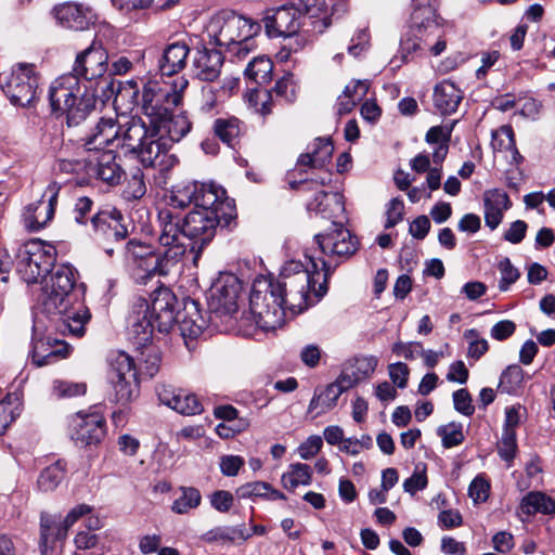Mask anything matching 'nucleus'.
<instances>
[{"label": "nucleus", "mask_w": 555, "mask_h": 555, "mask_svg": "<svg viewBox=\"0 0 555 555\" xmlns=\"http://www.w3.org/2000/svg\"><path fill=\"white\" fill-rule=\"evenodd\" d=\"M193 204L194 209L185 217L175 215L171 209H163L158 214L160 233L158 242L162 250L154 270L160 274H169L171 269L182 259L188 245L196 253L211 242L217 228L229 227L236 217L234 202L225 196V190L215 184L196 181L179 184L170 196L171 208L183 209Z\"/></svg>", "instance_id": "nucleus-1"}, {"label": "nucleus", "mask_w": 555, "mask_h": 555, "mask_svg": "<svg viewBox=\"0 0 555 555\" xmlns=\"http://www.w3.org/2000/svg\"><path fill=\"white\" fill-rule=\"evenodd\" d=\"M323 282L315 288L318 280L314 272H302L291 279L257 281L254 283L250 296V311L257 319V324L264 331H274L285 323L286 313L296 315L305 311L311 304L310 291H314L317 300L327 292L326 282L332 274L331 263L322 260Z\"/></svg>", "instance_id": "nucleus-2"}, {"label": "nucleus", "mask_w": 555, "mask_h": 555, "mask_svg": "<svg viewBox=\"0 0 555 555\" xmlns=\"http://www.w3.org/2000/svg\"><path fill=\"white\" fill-rule=\"evenodd\" d=\"M96 90L70 73L56 78L50 86L49 100L53 112L66 114L68 127H76L94 109Z\"/></svg>", "instance_id": "nucleus-3"}, {"label": "nucleus", "mask_w": 555, "mask_h": 555, "mask_svg": "<svg viewBox=\"0 0 555 555\" xmlns=\"http://www.w3.org/2000/svg\"><path fill=\"white\" fill-rule=\"evenodd\" d=\"M177 298L167 287H159L153 294V311L159 333H168L178 325L183 337L197 338L207 326L199 311V305L193 299L184 301V311L176 313Z\"/></svg>", "instance_id": "nucleus-4"}, {"label": "nucleus", "mask_w": 555, "mask_h": 555, "mask_svg": "<svg viewBox=\"0 0 555 555\" xmlns=\"http://www.w3.org/2000/svg\"><path fill=\"white\" fill-rule=\"evenodd\" d=\"M189 81L179 77L171 85L149 80L142 89V109L151 127L162 122L175 107L181 104Z\"/></svg>", "instance_id": "nucleus-5"}, {"label": "nucleus", "mask_w": 555, "mask_h": 555, "mask_svg": "<svg viewBox=\"0 0 555 555\" xmlns=\"http://www.w3.org/2000/svg\"><path fill=\"white\" fill-rule=\"evenodd\" d=\"M309 149V152L299 155L294 172L304 176L308 175L309 170H317L318 176L315 178L307 176L295 181L289 180L288 183L292 189L309 191L319 185H326L332 181V172L326 168L334 151L331 139L317 138Z\"/></svg>", "instance_id": "nucleus-6"}, {"label": "nucleus", "mask_w": 555, "mask_h": 555, "mask_svg": "<svg viewBox=\"0 0 555 555\" xmlns=\"http://www.w3.org/2000/svg\"><path fill=\"white\" fill-rule=\"evenodd\" d=\"M55 262V249L41 240H30L22 244L15 254V269L28 284L43 280Z\"/></svg>", "instance_id": "nucleus-7"}, {"label": "nucleus", "mask_w": 555, "mask_h": 555, "mask_svg": "<svg viewBox=\"0 0 555 555\" xmlns=\"http://www.w3.org/2000/svg\"><path fill=\"white\" fill-rule=\"evenodd\" d=\"M261 24L232 10L216 13L207 25V34L215 44L225 47L234 41L257 36Z\"/></svg>", "instance_id": "nucleus-8"}, {"label": "nucleus", "mask_w": 555, "mask_h": 555, "mask_svg": "<svg viewBox=\"0 0 555 555\" xmlns=\"http://www.w3.org/2000/svg\"><path fill=\"white\" fill-rule=\"evenodd\" d=\"M77 272L70 264H62L46 274L40 282L41 293L38 300L48 312L63 311L72 302Z\"/></svg>", "instance_id": "nucleus-9"}, {"label": "nucleus", "mask_w": 555, "mask_h": 555, "mask_svg": "<svg viewBox=\"0 0 555 555\" xmlns=\"http://www.w3.org/2000/svg\"><path fill=\"white\" fill-rule=\"evenodd\" d=\"M39 79L34 66L18 64L10 73L0 74V87L15 106L26 107L36 99Z\"/></svg>", "instance_id": "nucleus-10"}, {"label": "nucleus", "mask_w": 555, "mask_h": 555, "mask_svg": "<svg viewBox=\"0 0 555 555\" xmlns=\"http://www.w3.org/2000/svg\"><path fill=\"white\" fill-rule=\"evenodd\" d=\"M314 238L322 254L336 260L334 268H331L332 272L339 262L350 258L359 248L358 237L337 221H332V227L324 233L317 234Z\"/></svg>", "instance_id": "nucleus-11"}, {"label": "nucleus", "mask_w": 555, "mask_h": 555, "mask_svg": "<svg viewBox=\"0 0 555 555\" xmlns=\"http://www.w3.org/2000/svg\"><path fill=\"white\" fill-rule=\"evenodd\" d=\"M107 70L108 52L101 41L93 39L89 47L77 53L70 74L93 88L102 82Z\"/></svg>", "instance_id": "nucleus-12"}, {"label": "nucleus", "mask_w": 555, "mask_h": 555, "mask_svg": "<svg viewBox=\"0 0 555 555\" xmlns=\"http://www.w3.org/2000/svg\"><path fill=\"white\" fill-rule=\"evenodd\" d=\"M171 147L170 140L151 127L150 138L137 152V156L144 167L157 168L165 175L178 164V157L169 153Z\"/></svg>", "instance_id": "nucleus-13"}, {"label": "nucleus", "mask_w": 555, "mask_h": 555, "mask_svg": "<svg viewBox=\"0 0 555 555\" xmlns=\"http://www.w3.org/2000/svg\"><path fill=\"white\" fill-rule=\"evenodd\" d=\"M304 14L295 5H282L268 9L262 17L268 37H293L301 27Z\"/></svg>", "instance_id": "nucleus-14"}, {"label": "nucleus", "mask_w": 555, "mask_h": 555, "mask_svg": "<svg viewBox=\"0 0 555 555\" xmlns=\"http://www.w3.org/2000/svg\"><path fill=\"white\" fill-rule=\"evenodd\" d=\"M241 281L232 273H220L209 289L208 304L215 312L230 314L237 310Z\"/></svg>", "instance_id": "nucleus-15"}, {"label": "nucleus", "mask_w": 555, "mask_h": 555, "mask_svg": "<svg viewBox=\"0 0 555 555\" xmlns=\"http://www.w3.org/2000/svg\"><path fill=\"white\" fill-rule=\"evenodd\" d=\"M155 328H157V321L153 304L150 306L146 300H139L128 319L129 339L138 349L147 347L152 343Z\"/></svg>", "instance_id": "nucleus-16"}, {"label": "nucleus", "mask_w": 555, "mask_h": 555, "mask_svg": "<svg viewBox=\"0 0 555 555\" xmlns=\"http://www.w3.org/2000/svg\"><path fill=\"white\" fill-rule=\"evenodd\" d=\"M61 188L59 182H50L41 199L27 207L25 221L30 231H39L53 219Z\"/></svg>", "instance_id": "nucleus-17"}, {"label": "nucleus", "mask_w": 555, "mask_h": 555, "mask_svg": "<svg viewBox=\"0 0 555 555\" xmlns=\"http://www.w3.org/2000/svg\"><path fill=\"white\" fill-rule=\"evenodd\" d=\"M72 439L81 446L100 443L106 435L105 418L99 412L77 413L72 420Z\"/></svg>", "instance_id": "nucleus-18"}, {"label": "nucleus", "mask_w": 555, "mask_h": 555, "mask_svg": "<svg viewBox=\"0 0 555 555\" xmlns=\"http://www.w3.org/2000/svg\"><path fill=\"white\" fill-rule=\"evenodd\" d=\"M86 165L90 176H94L109 185L118 184L124 175L122 168L116 162V154L113 149L89 155Z\"/></svg>", "instance_id": "nucleus-19"}, {"label": "nucleus", "mask_w": 555, "mask_h": 555, "mask_svg": "<svg viewBox=\"0 0 555 555\" xmlns=\"http://www.w3.org/2000/svg\"><path fill=\"white\" fill-rule=\"evenodd\" d=\"M52 14L61 26L73 30L88 29L96 20L95 14L89 7L75 2L55 5Z\"/></svg>", "instance_id": "nucleus-20"}, {"label": "nucleus", "mask_w": 555, "mask_h": 555, "mask_svg": "<svg viewBox=\"0 0 555 555\" xmlns=\"http://www.w3.org/2000/svg\"><path fill=\"white\" fill-rule=\"evenodd\" d=\"M121 212L115 208L100 210L91 218L94 234L99 238L121 242L129 235L127 225L122 223Z\"/></svg>", "instance_id": "nucleus-21"}, {"label": "nucleus", "mask_w": 555, "mask_h": 555, "mask_svg": "<svg viewBox=\"0 0 555 555\" xmlns=\"http://www.w3.org/2000/svg\"><path fill=\"white\" fill-rule=\"evenodd\" d=\"M83 141V146L88 152L117 149L120 145V124L114 118H101L92 132Z\"/></svg>", "instance_id": "nucleus-22"}, {"label": "nucleus", "mask_w": 555, "mask_h": 555, "mask_svg": "<svg viewBox=\"0 0 555 555\" xmlns=\"http://www.w3.org/2000/svg\"><path fill=\"white\" fill-rule=\"evenodd\" d=\"M483 207L486 225L495 230L503 220L504 211L512 207V202L506 192L492 189L483 194Z\"/></svg>", "instance_id": "nucleus-23"}, {"label": "nucleus", "mask_w": 555, "mask_h": 555, "mask_svg": "<svg viewBox=\"0 0 555 555\" xmlns=\"http://www.w3.org/2000/svg\"><path fill=\"white\" fill-rule=\"evenodd\" d=\"M307 209L310 212L320 215L324 219L335 221L334 219L339 218L345 211L344 197L337 192L327 193L320 191L308 202Z\"/></svg>", "instance_id": "nucleus-24"}, {"label": "nucleus", "mask_w": 555, "mask_h": 555, "mask_svg": "<svg viewBox=\"0 0 555 555\" xmlns=\"http://www.w3.org/2000/svg\"><path fill=\"white\" fill-rule=\"evenodd\" d=\"M190 46L185 40L172 42L166 47L159 60V72L163 76H172L186 65Z\"/></svg>", "instance_id": "nucleus-25"}, {"label": "nucleus", "mask_w": 555, "mask_h": 555, "mask_svg": "<svg viewBox=\"0 0 555 555\" xmlns=\"http://www.w3.org/2000/svg\"><path fill=\"white\" fill-rule=\"evenodd\" d=\"M223 55L215 49H202L196 52L193 61L195 75L203 81H214L220 75Z\"/></svg>", "instance_id": "nucleus-26"}, {"label": "nucleus", "mask_w": 555, "mask_h": 555, "mask_svg": "<svg viewBox=\"0 0 555 555\" xmlns=\"http://www.w3.org/2000/svg\"><path fill=\"white\" fill-rule=\"evenodd\" d=\"M151 134V125L147 127L140 118H130L120 125V145L128 152L137 154Z\"/></svg>", "instance_id": "nucleus-27"}, {"label": "nucleus", "mask_w": 555, "mask_h": 555, "mask_svg": "<svg viewBox=\"0 0 555 555\" xmlns=\"http://www.w3.org/2000/svg\"><path fill=\"white\" fill-rule=\"evenodd\" d=\"M457 120L450 124L434 126L426 132L425 141L428 144L435 145L433 152V162L436 165H441L449 152V142L451 140L452 131Z\"/></svg>", "instance_id": "nucleus-28"}, {"label": "nucleus", "mask_w": 555, "mask_h": 555, "mask_svg": "<svg viewBox=\"0 0 555 555\" xmlns=\"http://www.w3.org/2000/svg\"><path fill=\"white\" fill-rule=\"evenodd\" d=\"M462 99L463 92L449 80H443L435 87L434 104L442 115L454 113Z\"/></svg>", "instance_id": "nucleus-29"}, {"label": "nucleus", "mask_w": 555, "mask_h": 555, "mask_svg": "<svg viewBox=\"0 0 555 555\" xmlns=\"http://www.w3.org/2000/svg\"><path fill=\"white\" fill-rule=\"evenodd\" d=\"M53 343L52 345L51 339L48 338L47 343L37 341L35 344L31 352V361L36 366H44L67 357L69 351L68 346L56 339H54Z\"/></svg>", "instance_id": "nucleus-30"}, {"label": "nucleus", "mask_w": 555, "mask_h": 555, "mask_svg": "<svg viewBox=\"0 0 555 555\" xmlns=\"http://www.w3.org/2000/svg\"><path fill=\"white\" fill-rule=\"evenodd\" d=\"M192 122L184 113L173 115L172 112L166 116L162 122L153 126L162 135H166L170 140V145L179 142L191 130Z\"/></svg>", "instance_id": "nucleus-31"}, {"label": "nucleus", "mask_w": 555, "mask_h": 555, "mask_svg": "<svg viewBox=\"0 0 555 555\" xmlns=\"http://www.w3.org/2000/svg\"><path fill=\"white\" fill-rule=\"evenodd\" d=\"M164 250L158 243L157 251H153L151 246L146 245L145 243L139 241V240H129L125 247H124V254L127 259H130L132 261L141 260L146 262V271L149 274H158L162 275L159 272L154 270L156 260L158 258L159 253Z\"/></svg>", "instance_id": "nucleus-32"}, {"label": "nucleus", "mask_w": 555, "mask_h": 555, "mask_svg": "<svg viewBox=\"0 0 555 555\" xmlns=\"http://www.w3.org/2000/svg\"><path fill=\"white\" fill-rule=\"evenodd\" d=\"M60 314H63L62 318V330L63 332L68 331L73 336L81 337L85 334V325L91 318V314L82 305H79L78 308H73L68 310V307L61 310H55Z\"/></svg>", "instance_id": "nucleus-33"}, {"label": "nucleus", "mask_w": 555, "mask_h": 555, "mask_svg": "<svg viewBox=\"0 0 555 555\" xmlns=\"http://www.w3.org/2000/svg\"><path fill=\"white\" fill-rule=\"evenodd\" d=\"M520 509L527 516L538 513L543 515H555V501L540 491H531L520 502Z\"/></svg>", "instance_id": "nucleus-34"}, {"label": "nucleus", "mask_w": 555, "mask_h": 555, "mask_svg": "<svg viewBox=\"0 0 555 555\" xmlns=\"http://www.w3.org/2000/svg\"><path fill=\"white\" fill-rule=\"evenodd\" d=\"M70 526L63 521H55L51 516L42 514L40 517V543L42 547L67 537Z\"/></svg>", "instance_id": "nucleus-35"}, {"label": "nucleus", "mask_w": 555, "mask_h": 555, "mask_svg": "<svg viewBox=\"0 0 555 555\" xmlns=\"http://www.w3.org/2000/svg\"><path fill=\"white\" fill-rule=\"evenodd\" d=\"M112 386L111 401L125 405L129 403L138 389L137 379H124L122 377L108 376Z\"/></svg>", "instance_id": "nucleus-36"}, {"label": "nucleus", "mask_w": 555, "mask_h": 555, "mask_svg": "<svg viewBox=\"0 0 555 555\" xmlns=\"http://www.w3.org/2000/svg\"><path fill=\"white\" fill-rule=\"evenodd\" d=\"M65 473V463L56 461L41 470L37 480L38 488L43 492L53 491L64 479Z\"/></svg>", "instance_id": "nucleus-37"}, {"label": "nucleus", "mask_w": 555, "mask_h": 555, "mask_svg": "<svg viewBox=\"0 0 555 555\" xmlns=\"http://www.w3.org/2000/svg\"><path fill=\"white\" fill-rule=\"evenodd\" d=\"M273 64L267 56H255L245 68V76L257 85H263L271 80Z\"/></svg>", "instance_id": "nucleus-38"}, {"label": "nucleus", "mask_w": 555, "mask_h": 555, "mask_svg": "<svg viewBox=\"0 0 555 555\" xmlns=\"http://www.w3.org/2000/svg\"><path fill=\"white\" fill-rule=\"evenodd\" d=\"M312 472L309 465L295 463L289 466V470L282 475L283 487L287 490H295L299 485L308 486L311 483Z\"/></svg>", "instance_id": "nucleus-39"}, {"label": "nucleus", "mask_w": 555, "mask_h": 555, "mask_svg": "<svg viewBox=\"0 0 555 555\" xmlns=\"http://www.w3.org/2000/svg\"><path fill=\"white\" fill-rule=\"evenodd\" d=\"M241 122L235 117L218 118L214 124L216 135L224 143L233 146L241 133Z\"/></svg>", "instance_id": "nucleus-40"}, {"label": "nucleus", "mask_w": 555, "mask_h": 555, "mask_svg": "<svg viewBox=\"0 0 555 555\" xmlns=\"http://www.w3.org/2000/svg\"><path fill=\"white\" fill-rule=\"evenodd\" d=\"M108 376L122 377L124 379H137V369L133 359L126 352H118L111 360Z\"/></svg>", "instance_id": "nucleus-41"}, {"label": "nucleus", "mask_w": 555, "mask_h": 555, "mask_svg": "<svg viewBox=\"0 0 555 555\" xmlns=\"http://www.w3.org/2000/svg\"><path fill=\"white\" fill-rule=\"evenodd\" d=\"M181 495L177 498L171 506L176 514H186L190 509L196 508L202 501L201 492L194 487H181Z\"/></svg>", "instance_id": "nucleus-42"}, {"label": "nucleus", "mask_w": 555, "mask_h": 555, "mask_svg": "<svg viewBox=\"0 0 555 555\" xmlns=\"http://www.w3.org/2000/svg\"><path fill=\"white\" fill-rule=\"evenodd\" d=\"M251 537V532L245 525L234 527H218L208 532V541H229L235 542L236 540L246 541Z\"/></svg>", "instance_id": "nucleus-43"}, {"label": "nucleus", "mask_w": 555, "mask_h": 555, "mask_svg": "<svg viewBox=\"0 0 555 555\" xmlns=\"http://www.w3.org/2000/svg\"><path fill=\"white\" fill-rule=\"evenodd\" d=\"M524 370L518 364L506 367L501 374L499 390L504 393H515L522 385Z\"/></svg>", "instance_id": "nucleus-44"}, {"label": "nucleus", "mask_w": 555, "mask_h": 555, "mask_svg": "<svg viewBox=\"0 0 555 555\" xmlns=\"http://www.w3.org/2000/svg\"><path fill=\"white\" fill-rule=\"evenodd\" d=\"M20 415V404L17 397L7 395L0 401V436L3 435L9 426Z\"/></svg>", "instance_id": "nucleus-45"}, {"label": "nucleus", "mask_w": 555, "mask_h": 555, "mask_svg": "<svg viewBox=\"0 0 555 555\" xmlns=\"http://www.w3.org/2000/svg\"><path fill=\"white\" fill-rule=\"evenodd\" d=\"M87 385L72 380L55 379L52 383V395L57 399H69L86 393Z\"/></svg>", "instance_id": "nucleus-46"}, {"label": "nucleus", "mask_w": 555, "mask_h": 555, "mask_svg": "<svg viewBox=\"0 0 555 555\" xmlns=\"http://www.w3.org/2000/svg\"><path fill=\"white\" fill-rule=\"evenodd\" d=\"M437 435L441 438L442 446L447 449L456 447L464 441L463 425L457 422L439 426Z\"/></svg>", "instance_id": "nucleus-47"}, {"label": "nucleus", "mask_w": 555, "mask_h": 555, "mask_svg": "<svg viewBox=\"0 0 555 555\" xmlns=\"http://www.w3.org/2000/svg\"><path fill=\"white\" fill-rule=\"evenodd\" d=\"M273 94L288 103L295 101L296 86L293 74L287 73L275 82L274 88L269 92V96L272 98Z\"/></svg>", "instance_id": "nucleus-48"}, {"label": "nucleus", "mask_w": 555, "mask_h": 555, "mask_svg": "<svg viewBox=\"0 0 555 555\" xmlns=\"http://www.w3.org/2000/svg\"><path fill=\"white\" fill-rule=\"evenodd\" d=\"M172 410L183 415H196L203 412V404L195 395L180 390Z\"/></svg>", "instance_id": "nucleus-49"}, {"label": "nucleus", "mask_w": 555, "mask_h": 555, "mask_svg": "<svg viewBox=\"0 0 555 555\" xmlns=\"http://www.w3.org/2000/svg\"><path fill=\"white\" fill-rule=\"evenodd\" d=\"M498 269L501 273V279L499 281V289L501 292H506L509 289L511 285L516 283V281L520 278V271L512 263L511 259L504 257L498 263Z\"/></svg>", "instance_id": "nucleus-50"}, {"label": "nucleus", "mask_w": 555, "mask_h": 555, "mask_svg": "<svg viewBox=\"0 0 555 555\" xmlns=\"http://www.w3.org/2000/svg\"><path fill=\"white\" fill-rule=\"evenodd\" d=\"M254 38L255 37L240 39L234 41L233 44H228L224 47L232 62L244 61L249 55V53L256 49V42Z\"/></svg>", "instance_id": "nucleus-51"}, {"label": "nucleus", "mask_w": 555, "mask_h": 555, "mask_svg": "<svg viewBox=\"0 0 555 555\" xmlns=\"http://www.w3.org/2000/svg\"><path fill=\"white\" fill-rule=\"evenodd\" d=\"M103 94H102V101L109 100L115 93L116 96L121 95L122 92H130L132 98H137L139 94V87L137 81L129 80L127 81L126 86L121 87V83L119 81H115L114 79H111L108 81H103Z\"/></svg>", "instance_id": "nucleus-52"}, {"label": "nucleus", "mask_w": 555, "mask_h": 555, "mask_svg": "<svg viewBox=\"0 0 555 555\" xmlns=\"http://www.w3.org/2000/svg\"><path fill=\"white\" fill-rule=\"evenodd\" d=\"M516 431L511 429H503L502 438L498 446V452L500 457L507 463H512L516 455Z\"/></svg>", "instance_id": "nucleus-53"}, {"label": "nucleus", "mask_w": 555, "mask_h": 555, "mask_svg": "<svg viewBox=\"0 0 555 555\" xmlns=\"http://www.w3.org/2000/svg\"><path fill=\"white\" fill-rule=\"evenodd\" d=\"M309 262L310 267L305 268L300 261H287L283 266L278 280L291 279L292 275H298L302 272H314V278L317 276L319 279L321 276V272L318 269V263L312 257H309Z\"/></svg>", "instance_id": "nucleus-54"}, {"label": "nucleus", "mask_w": 555, "mask_h": 555, "mask_svg": "<svg viewBox=\"0 0 555 555\" xmlns=\"http://www.w3.org/2000/svg\"><path fill=\"white\" fill-rule=\"evenodd\" d=\"M347 366L361 382L375 371L377 366V359L373 356L360 357L348 363Z\"/></svg>", "instance_id": "nucleus-55"}, {"label": "nucleus", "mask_w": 555, "mask_h": 555, "mask_svg": "<svg viewBox=\"0 0 555 555\" xmlns=\"http://www.w3.org/2000/svg\"><path fill=\"white\" fill-rule=\"evenodd\" d=\"M270 490V483L264 481L247 482L238 487L235 491L238 499H255L267 496Z\"/></svg>", "instance_id": "nucleus-56"}, {"label": "nucleus", "mask_w": 555, "mask_h": 555, "mask_svg": "<svg viewBox=\"0 0 555 555\" xmlns=\"http://www.w3.org/2000/svg\"><path fill=\"white\" fill-rule=\"evenodd\" d=\"M125 193L129 198L140 199L146 193V185L144 182V175L140 168H135L129 178Z\"/></svg>", "instance_id": "nucleus-57"}, {"label": "nucleus", "mask_w": 555, "mask_h": 555, "mask_svg": "<svg viewBox=\"0 0 555 555\" xmlns=\"http://www.w3.org/2000/svg\"><path fill=\"white\" fill-rule=\"evenodd\" d=\"M453 404L454 409L465 416H472L475 412L472 396L465 388L453 392Z\"/></svg>", "instance_id": "nucleus-58"}, {"label": "nucleus", "mask_w": 555, "mask_h": 555, "mask_svg": "<svg viewBox=\"0 0 555 555\" xmlns=\"http://www.w3.org/2000/svg\"><path fill=\"white\" fill-rule=\"evenodd\" d=\"M210 505L220 513H228L234 502V496L227 490H217L209 496Z\"/></svg>", "instance_id": "nucleus-59"}, {"label": "nucleus", "mask_w": 555, "mask_h": 555, "mask_svg": "<svg viewBox=\"0 0 555 555\" xmlns=\"http://www.w3.org/2000/svg\"><path fill=\"white\" fill-rule=\"evenodd\" d=\"M343 391L334 384H330L325 390L319 395L321 398V410L318 414L332 410L336 404Z\"/></svg>", "instance_id": "nucleus-60"}, {"label": "nucleus", "mask_w": 555, "mask_h": 555, "mask_svg": "<svg viewBox=\"0 0 555 555\" xmlns=\"http://www.w3.org/2000/svg\"><path fill=\"white\" fill-rule=\"evenodd\" d=\"M403 211H404V204L402 199L400 198H392L389 204L386 211L387 215V221L385 223L386 229L393 228L396 224H398L402 218H403Z\"/></svg>", "instance_id": "nucleus-61"}, {"label": "nucleus", "mask_w": 555, "mask_h": 555, "mask_svg": "<svg viewBox=\"0 0 555 555\" xmlns=\"http://www.w3.org/2000/svg\"><path fill=\"white\" fill-rule=\"evenodd\" d=\"M244 459L238 455H223L220 457V470L224 476H236L244 465Z\"/></svg>", "instance_id": "nucleus-62"}, {"label": "nucleus", "mask_w": 555, "mask_h": 555, "mask_svg": "<svg viewBox=\"0 0 555 555\" xmlns=\"http://www.w3.org/2000/svg\"><path fill=\"white\" fill-rule=\"evenodd\" d=\"M490 485L482 478L476 477L469 485L468 495L475 503L485 502L488 499Z\"/></svg>", "instance_id": "nucleus-63"}, {"label": "nucleus", "mask_w": 555, "mask_h": 555, "mask_svg": "<svg viewBox=\"0 0 555 555\" xmlns=\"http://www.w3.org/2000/svg\"><path fill=\"white\" fill-rule=\"evenodd\" d=\"M323 441L320 436H310L298 447V454L304 460H310L322 449Z\"/></svg>", "instance_id": "nucleus-64"}]
</instances>
